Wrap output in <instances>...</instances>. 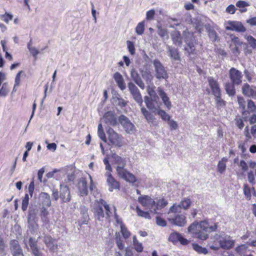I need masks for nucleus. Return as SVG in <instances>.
<instances>
[{
	"mask_svg": "<svg viewBox=\"0 0 256 256\" xmlns=\"http://www.w3.org/2000/svg\"><path fill=\"white\" fill-rule=\"evenodd\" d=\"M106 158L108 160L111 158L112 164H116V174L118 178L129 183L134 184L136 182V176L125 168L126 163V158H122L116 154H114L110 157Z\"/></svg>",
	"mask_w": 256,
	"mask_h": 256,
	"instance_id": "nucleus-1",
	"label": "nucleus"
},
{
	"mask_svg": "<svg viewBox=\"0 0 256 256\" xmlns=\"http://www.w3.org/2000/svg\"><path fill=\"white\" fill-rule=\"evenodd\" d=\"M218 228L216 224L210 226L207 220H202L200 222H195L188 228V232L192 234L195 238L201 240H206L208 237V233L215 232Z\"/></svg>",
	"mask_w": 256,
	"mask_h": 256,
	"instance_id": "nucleus-2",
	"label": "nucleus"
},
{
	"mask_svg": "<svg viewBox=\"0 0 256 256\" xmlns=\"http://www.w3.org/2000/svg\"><path fill=\"white\" fill-rule=\"evenodd\" d=\"M214 244H208L210 248L214 250H217L220 248L224 250L232 248L236 243L235 240L228 235H216Z\"/></svg>",
	"mask_w": 256,
	"mask_h": 256,
	"instance_id": "nucleus-3",
	"label": "nucleus"
},
{
	"mask_svg": "<svg viewBox=\"0 0 256 256\" xmlns=\"http://www.w3.org/2000/svg\"><path fill=\"white\" fill-rule=\"evenodd\" d=\"M104 163L106 166V170H107L104 174L106 181L108 186V190L112 192L114 190H119L120 183L115 180L112 174V168L107 158H104Z\"/></svg>",
	"mask_w": 256,
	"mask_h": 256,
	"instance_id": "nucleus-4",
	"label": "nucleus"
},
{
	"mask_svg": "<svg viewBox=\"0 0 256 256\" xmlns=\"http://www.w3.org/2000/svg\"><path fill=\"white\" fill-rule=\"evenodd\" d=\"M155 70V76L158 80H166L168 76L164 67L158 60H154L153 62Z\"/></svg>",
	"mask_w": 256,
	"mask_h": 256,
	"instance_id": "nucleus-5",
	"label": "nucleus"
},
{
	"mask_svg": "<svg viewBox=\"0 0 256 256\" xmlns=\"http://www.w3.org/2000/svg\"><path fill=\"white\" fill-rule=\"evenodd\" d=\"M138 202L145 208L149 209L152 212L155 204V200L148 195H140L138 198Z\"/></svg>",
	"mask_w": 256,
	"mask_h": 256,
	"instance_id": "nucleus-6",
	"label": "nucleus"
},
{
	"mask_svg": "<svg viewBox=\"0 0 256 256\" xmlns=\"http://www.w3.org/2000/svg\"><path fill=\"white\" fill-rule=\"evenodd\" d=\"M106 132L108 139L112 145L118 147L122 146L121 136L114 132L112 128H108L106 130Z\"/></svg>",
	"mask_w": 256,
	"mask_h": 256,
	"instance_id": "nucleus-7",
	"label": "nucleus"
},
{
	"mask_svg": "<svg viewBox=\"0 0 256 256\" xmlns=\"http://www.w3.org/2000/svg\"><path fill=\"white\" fill-rule=\"evenodd\" d=\"M118 120L127 133L132 134L135 132V126L128 118L122 115L119 117Z\"/></svg>",
	"mask_w": 256,
	"mask_h": 256,
	"instance_id": "nucleus-8",
	"label": "nucleus"
},
{
	"mask_svg": "<svg viewBox=\"0 0 256 256\" xmlns=\"http://www.w3.org/2000/svg\"><path fill=\"white\" fill-rule=\"evenodd\" d=\"M44 242L50 252H54L57 251L58 244L56 243V240L50 236H44Z\"/></svg>",
	"mask_w": 256,
	"mask_h": 256,
	"instance_id": "nucleus-9",
	"label": "nucleus"
},
{
	"mask_svg": "<svg viewBox=\"0 0 256 256\" xmlns=\"http://www.w3.org/2000/svg\"><path fill=\"white\" fill-rule=\"evenodd\" d=\"M172 224L180 227L184 226L186 224V216L184 214H177L168 218Z\"/></svg>",
	"mask_w": 256,
	"mask_h": 256,
	"instance_id": "nucleus-10",
	"label": "nucleus"
},
{
	"mask_svg": "<svg viewBox=\"0 0 256 256\" xmlns=\"http://www.w3.org/2000/svg\"><path fill=\"white\" fill-rule=\"evenodd\" d=\"M226 30L244 32L246 30L242 22L238 21H228L226 26Z\"/></svg>",
	"mask_w": 256,
	"mask_h": 256,
	"instance_id": "nucleus-11",
	"label": "nucleus"
},
{
	"mask_svg": "<svg viewBox=\"0 0 256 256\" xmlns=\"http://www.w3.org/2000/svg\"><path fill=\"white\" fill-rule=\"evenodd\" d=\"M230 78L233 84L238 85L242 82V72L232 68L229 71Z\"/></svg>",
	"mask_w": 256,
	"mask_h": 256,
	"instance_id": "nucleus-12",
	"label": "nucleus"
},
{
	"mask_svg": "<svg viewBox=\"0 0 256 256\" xmlns=\"http://www.w3.org/2000/svg\"><path fill=\"white\" fill-rule=\"evenodd\" d=\"M39 238H40V236H38L36 240H34L32 238H30L28 240V243L32 253L34 256H43L44 255L40 248L38 246V241Z\"/></svg>",
	"mask_w": 256,
	"mask_h": 256,
	"instance_id": "nucleus-13",
	"label": "nucleus"
},
{
	"mask_svg": "<svg viewBox=\"0 0 256 256\" xmlns=\"http://www.w3.org/2000/svg\"><path fill=\"white\" fill-rule=\"evenodd\" d=\"M39 238H40V236H38L36 240H34L32 238H30L28 240V243L32 253L34 256H43L44 255L40 248L38 246V241Z\"/></svg>",
	"mask_w": 256,
	"mask_h": 256,
	"instance_id": "nucleus-14",
	"label": "nucleus"
},
{
	"mask_svg": "<svg viewBox=\"0 0 256 256\" xmlns=\"http://www.w3.org/2000/svg\"><path fill=\"white\" fill-rule=\"evenodd\" d=\"M242 92L246 96L256 98V87L250 86L248 84H244L242 86Z\"/></svg>",
	"mask_w": 256,
	"mask_h": 256,
	"instance_id": "nucleus-15",
	"label": "nucleus"
},
{
	"mask_svg": "<svg viewBox=\"0 0 256 256\" xmlns=\"http://www.w3.org/2000/svg\"><path fill=\"white\" fill-rule=\"evenodd\" d=\"M10 249L13 256H24L22 250L16 240H12L10 242Z\"/></svg>",
	"mask_w": 256,
	"mask_h": 256,
	"instance_id": "nucleus-16",
	"label": "nucleus"
},
{
	"mask_svg": "<svg viewBox=\"0 0 256 256\" xmlns=\"http://www.w3.org/2000/svg\"><path fill=\"white\" fill-rule=\"evenodd\" d=\"M208 85L211 88L212 94L214 96H218L221 95V92L219 85L216 80L212 77H208Z\"/></svg>",
	"mask_w": 256,
	"mask_h": 256,
	"instance_id": "nucleus-17",
	"label": "nucleus"
},
{
	"mask_svg": "<svg viewBox=\"0 0 256 256\" xmlns=\"http://www.w3.org/2000/svg\"><path fill=\"white\" fill-rule=\"evenodd\" d=\"M168 239L174 244L180 242L181 244L186 245L188 243V241L186 239L184 238L180 234L176 232L171 234Z\"/></svg>",
	"mask_w": 256,
	"mask_h": 256,
	"instance_id": "nucleus-18",
	"label": "nucleus"
},
{
	"mask_svg": "<svg viewBox=\"0 0 256 256\" xmlns=\"http://www.w3.org/2000/svg\"><path fill=\"white\" fill-rule=\"evenodd\" d=\"M184 34L186 36L185 42L187 44V47L186 48V50L189 52H192L194 50L193 48L194 45L190 41L193 38V34L188 32V30H186L184 32Z\"/></svg>",
	"mask_w": 256,
	"mask_h": 256,
	"instance_id": "nucleus-19",
	"label": "nucleus"
},
{
	"mask_svg": "<svg viewBox=\"0 0 256 256\" xmlns=\"http://www.w3.org/2000/svg\"><path fill=\"white\" fill-rule=\"evenodd\" d=\"M157 91L158 94L161 98L164 105L168 110H170L172 108V103L169 98L167 96V94L164 92L161 87H158Z\"/></svg>",
	"mask_w": 256,
	"mask_h": 256,
	"instance_id": "nucleus-20",
	"label": "nucleus"
},
{
	"mask_svg": "<svg viewBox=\"0 0 256 256\" xmlns=\"http://www.w3.org/2000/svg\"><path fill=\"white\" fill-rule=\"evenodd\" d=\"M60 198L62 202H66L70 200L68 188L66 186L60 185Z\"/></svg>",
	"mask_w": 256,
	"mask_h": 256,
	"instance_id": "nucleus-21",
	"label": "nucleus"
},
{
	"mask_svg": "<svg viewBox=\"0 0 256 256\" xmlns=\"http://www.w3.org/2000/svg\"><path fill=\"white\" fill-rule=\"evenodd\" d=\"M130 76L132 80L138 84V86L144 90L145 88V84L142 80L138 72L135 69H132L130 72Z\"/></svg>",
	"mask_w": 256,
	"mask_h": 256,
	"instance_id": "nucleus-22",
	"label": "nucleus"
},
{
	"mask_svg": "<svg viewBox=\"0 0 256 256\" xmlns=\"http://www.w3.org/2000/svg\"><path fill=\"white\" fill-rule=\"evenodd\" d=\"M103 119L108 125L114 126L116 124V118L113 112H108L106 113L104 116Z\"/></svg>",
	"mask_w": 256,
	"mask_h": 256,
	"instance_id": "nucleus-23",
	"label": "nucleus"
},
{
	"mask_svg": "<svg viewBox=\"0 0 256 256\" xmlns=\"http://www.w3.org/2000/svg\"><path fill=\"white\" fill-rule=\"evenodd\" d=\"M254 112H256V106L252 100H248L247 104V110H244L242 112V114L244 116V118H246L248 114Z\"/></svg>",
	"mask_w": 256,
	"mask_h": 256,
	"instance_id": "nucleus-24",
	"label": "nucleus"
},
{
	"mask_svg": "<svg viewBox=\"0 0 256 256\" xmlns=\"http://www.w3.org/2000/svg\"><path fill=\"white\" fill-rule=\"evenodd\" d=\"M120 88L123 90L126 88V84L122 75L118 72H116L113 76Z\"/></svg>",
	"mask_w": 256,
	"mask_h": 256,
	"instance_id": "nucleus-25",
	"label": "nucleus"
},
{
	"mask_svg": "<svg viewBox=\"0 0 256 256\" xmlns=\"http://www.w3.org/2000/svg\"><path fill=\"white\" fill-rule=\"evenodd\" d=\"M92 212L94 217L98 220L102 221L104 217V214L102 208L100 206H96L94 208Z\"/></svg>",
	"mask_w": 256,
	"mask_h": 256,
	"instance_id": "nucleus-26",
	"label": "nucleus"
},
{
	"mask_svg": "<svg viewBox=\"0 0 256 256\" xmlns=\"http://www.w3.org/2000/svg\"><path fill=\"white\" fill-rule=\"evenodd\" d=\"M40 200L42 206H50L51 200L50 195L46 192H41L40 194Z\"/></svg>",
	"mask_w": 256,
	"mask_h": 256,
	"instance_id": "nucleus-27",
	"label": "nucleus"
},
{
	"mask_svg": "<svg viewBox=\"0 0 256 256\" xmlns=\"http://www.w3.org/2000/svg\"><path fill=\"white\" fill-rule=\"evenodd\" d=\"M168 204V202L164 198H160L158 200H155V204L154 208V213L157 214L158 210H160L166 206Z\"/></svg>",
	"mask_w": 256,
	"mask_h": 256,
	"instance_id": "nucleus-28",
	"label": "nucleus"
},
{
	"mask_svg": "<svg viewBox=\"0 0 256 256\" xmlns=\"http://www.w3.org/2000/svg\"><path fill=\"white\" fill-rule=\"evenodd\" d=\"M141 112L145 118L147 122L150 124H154L155 122V118L154 116L149 112L148 110H146L144 107H141Z\"/></svg>",
	"mask_w": 256,
	"mask_h": 256,
	"instance_id": "nucleus-29",
	"label": "nucleus"
},
{
	"mask_svg": "<svg viewBox=\"0 0 256 256\" xmlns=\"http://www.w3.org/2000/svg\"><path fill=\"white\" fill-rule=\"evenodd\" d=\"M78 188L80 196H86L88 194V188L86 180L84 178L81 180L78 184Z\"/></svg>",
	"mask_w": 256,
	"mask_h": 256,
	"instance_id": "nucleus-30",
	"label": "nucleus"
},
{
	"mask_svg": "<svg viewBox=\"0 0 256 256\" xmlns=\"http://www.w3.org/2000/svg\"><path fill=\"white\" fill-rule=\"evenodd\" d=\"M100 202L104 206L106 210V218H110L114 214V206L112 208H110V205L108 204L104 200L100 199Z\"/></svg>",
	"mask_w": 256,
	"mask_h": 256,
	"instance_id": "nucleus-31",
	"label": "nucleus"
},
{
	"mask_svg": "<svg viewBox=\"0 0 256 256\" xmlns=\"http://www.w3.org/2000/svg\"><path fill=\"white\" fill-rule=\"evenodd\" d=\"M24 74V72L23 70H20L16 74L14 78V84L12 92V93L16 92L17 88L20 86L22 81L21 76Z\"/></svg>",
	"mask_w": 256,
	"mask_h": 256,
	"instance_id": "nucleus-32",
	"label": "nucleus"
},
{
	"mask_svg": "<svg viewBox=\"0 0 256 256\" xmlns=\"http://www.w3.org/2000/svg\"><path fill=\"white\" fill-rule=\"evenodd\" d=\"M172 38L174 44L180 46L182 44V38L180 34L177 30H174L172 34Z\"/></svg>",
	"mask_w": 256,
	"mask_h": 256,
	"instance_id": "nucleus-33",
	"label": "nucleus"
},
{
	"mask_svg": "<svg viewBox=\"0 0 256 256\" xmlns=\"http://www.w3.org/2000/svg\"><path fill=\"white\" fill-rule=\"evenodd\" d=\"M236 5L239 8V11L240 13H244L247 12L246 7L250 6L248 2L244 0L238 1Z\"/></svg>",
	"mask_w": 256,
	"mask_h": 256,
	"instance_id": "nucleus-34",
	"label": "nucleus"
},
{
	"mask_svg": "<svg viewBox=\"0 0 256 256\" xmlns=\"http://www.w3.org/2000/svg\"><path fill=\"white\" fill-rule=\"evenodd\" d=\"M227 161L228 158L224 157L218 162L217 166L218 172L220 174H223L225 172L226 169V162Z\"/></svg>",
	"mask_w": 256,
	"mask_h": 256,
	"instance_id": "nucleus-35",
	"label": "nucleus"
},
{
	"mask_svg": "<svg viewBox=\"0 0 256 256\" xmlns=\"http://www.w3.org/2000/svg\"><path fill=\"white\" fill-rule=\"evenodd\" d=\"M38 210L30 208L28 212V222L36 221Z\"/></svg>",
	"mask_w": 256,
	"mask_h": 256,
	"instance_id": "nucleus-36",
	"label": "nucleus"
},
{
	"mask_svg": "<svg viewBox=\"0 0 256 256\" xmlns=\"http://www.w3.org/2000/svg\"><path fill=\"white\" fill-rule=\"evenodd\" d=\"M132 96V97L134 100L140 106H142L143 100L142 96L139 91V90L132 92L130 93Z\"/></svg>",
	"mask_w": 256,
	"mask_h": 256,
	"instance_id": "nucleus-37",
	"label": "nucleus"
},
{
	"mask_svg": "<svg viewBox=\"0 0 256 256\" xmlns=\"http://www.w3.org/2000/svg\"><path fill=\"white\" fill-rule=\"evenodd\" d=\"M166 47L171 58L175 60H178L180 59V56L177 50L169 46H167Z\"/></svg>",
	"mask_w": 256,
	"mask_h": 256,
	"instance_id": "nucleus-38",
	"label": "nucleus"
},
{
	"mask_svg": "<svg viewBox=\"0 0 256 256\" xmlns=\"http://www.w3.org/2000/svg\"><path fill=\"white\" fill-rule=\"evenodd\" d=\"M136 210L138 216L148 220L151 218L149 212L142 210L138 206L136 207Z\"/></svg>",
	"mask_w": 256,
	"mask_h": 256,
	"instance_id": "nucleus-39",
	"label": "nucleus"
},
{
	"mask_svg": "<svg viewBox=\"0 0 256 256\" xmlns=\"http://www.w3.org/2000/svg\"><path fill=\"white\" fill-rule=\"evenodd\" d=\"M155 86L152 84V86H148L147 88V92L150 96L151 98L153 100H156L158 98L156 92L154 90Z\"/></svg>",
	"mask_w": 256,
	"mask_h": 256,
	"instance_id": "nucleus-40",
	"label": "nucleus"
},
{
	"mask_svg": "<svg viewBox=\"0 0 256 256\" xmlns=\"http://www.w3.org/2000/svg\"><path fill=\"white\" fill-rule=\"evenodd\" d=\"M6 244L2 238L0 237V256H6L7 254Z\"/></svg>",
	"mask_w": 256,
	"mask_h": 256,
	"instance_id": "nucleus-41",
	"label": "nucleus"
},
{
	"mask_svg": "<svg viewBox=\"0 0 256 256\" xmlns=\"http://www.w3.org/2000/svg\"><path fill=\"white\" fill-rule=\"evenodd\" d=\"M234 84L233 83H228L226 84L225 85V89L226 92V93L230 96H234L236 94V91Z\"/></svg>",
	"mask_w": 256,
	"mask_h": 256,
	"instance_id": "nucleus-42",
	"label": "nucleus"
},
{
	"mask_svg": "<svg viewBox=\"0 0 256 256\" xmlns=\"http://www.w3.org/2000/svg\"><path fill=\"white\" fill-rule=\"evenodd\" d=\"M247 176L248 182L252 185L256 183V168L254 170V174L252 170H250L248 172Z\"/></svg>",
	"mask_w": 256,
	"mask_h": 256,
	"instance_id": "nucleus-43",
	"label": "nucleus"
},
{
	"mask_svg": "<svg viewBox=\"0 0 256 256\" xmlns=\"http://www.w3.org/2000/svg\"><path fill=\"white\" fill-rule=\"evenodd\" d=\"M32 40H30L28 44V49L30 54L32 55V56L36 60L37 58L38 54H40V52L35 47L32 46Z\"/></svg>",
	"mask_w": 256,
	"mask_h": 256,
	"instance_id": "nucleus-44",
	"label": "nucleus"
},
{
	"mask_svg": "<svg viewBox=\"0 0 256 256\" xmlns=\"http://www.w3.org/2000/svg\"><path fill=\"white\" fill-rule=\"evenodd\" d=\"M140 72L142 76L147 82H152L153 76L150 71L142 70Z\"/></svg>",
	"mask_w": 256,
	"mask_h": 256,
	"instance_id": "nucleus-45",
	"label": "nucleus"
},
{
	"mask_svg": "<svg viewBox=\"0 0 256 256\" xmlns=\"http://www.w3.org/2000/svg\"><path fill=\"white\" fill-rule=\"evenodd\" d=\"M245 39L247 40L250 46L255 49L256 48V39L252 36L245 35Z\"/></svg>",
	"mask_w": 256,
	"mask_h": 256,
	"instance_id": "nucleus-46",
	"label": "nucleus"
},
{
	"mask_svg": "<svg viewBox=\"0 0 256 256\" xmlns=\"http://www.w3.org/2000/svg\"><path fill=\"white\" fill-rule=\"evenodd\" d=\"M29 230L32 233H34L38 228V226L36 223V221L28 222Z\"/></svg>",
	"mask_w": 256,
	"mask_h": 256,
	"instance_id": "nucleus-47",
	"label": "nucleus"
},
{
	"mask_svg": "<svg viewBox=\"0 0 256 256\" xmlns=\"http://www.w3.org/2000/svg\"><path fill=\"white\" fill-rule=\"evenodd\" d=\"M8 92V84L6 82H4L0 89V97H6Z\"/></svg>",
	"mask_w": 256,
	"mask_h": 256,
	"instance_id": "nucleus-48",
	"label": "nucleus"
},
{
	"mask_svg": "<svg viewBox=\"0 0 256 256\" xmlns=\"http://www.w3.org/2000/svg\"><path fill=\"white\" fill-rule=\"evenodd\" d=\"M252 192H255V190L254 188L250 189L248 184H246L244 186V193L247 198H251Z\"/></svg>",
	"mask_w": 256,
	"mask_h": 256,
	"instance_id": "nucleus-49",
	"label": "nucleus"
},
{
	"mask_svg": "<svg viewBox=\"0 0 256 256\" xmlns=\"http://www.w3.org/2000/svg\"><path fill=\"white\" fill-rule=\"evenodd\" d=\"M191 204L192 202L190 198H184L181 201L180 204L181 208H182L184 210H187L190 207Z\"/></svg>",
	"mask_w": 256,
	"mask_h": 256,
	"instance_id": "nucleus-50",
	"label": "nucleus"
},
{
	"mask_svg": "<svg viewBox=\"0 0 256 256\" xmlns=\"http://www.w3.org/2000/svg\"><path fill=\"white\" fill-rule=\"evenodd\" d=\"M157 114L164 121H168L170 118V116L163 110H158Z\"/></svg>",
	"mask_w": 256,
	"mask_h": 256,
	"instance_id": "nucleus-51",
	"label": "nucleus"
},
{
	"mask_svg": "<svg viewBox=\"0 0 256 256\" xmlns=\"http://www.w3.org/2000/svg\"><path fill=\"white\" fill-rule=\"evenodd\" d=\"M193 248L200 254H206L208 252V250L205 248H202L196 244H192Z\"/></svg>",
	"mask_w": 256,
	"mask_h": 256,
	"instance_id": "nucleus-52",
	"label": "nucleus"
},
{
	"mask_svg": "<svg viewBox=\"0 0 256 256\" xmlns=\"http://www.w3.org/2000/svg\"><path fill=\"white\" fill-rule=\"evenodd\" d=\"M120 232L124 238L126 239L130 236V232L128 230L124 224H122L120 226Z\"/></svg>",
	"mask_w": 256,
	"mask_h": 256,
	"instance_id": "nucleus-53",
	"label": "nucleus"
},
{
	"mask_svg": "<svg viewBox=\"0 0 256 256\" xmlns=\"http://www.w3.org/2000/svg\"><path fill=\"white\" fill-rule=\"evenodd\" d=\"M144 30V22H139L136 28V32L138 35H142Z\"/></svg>",
	"mask_w": 256,
	"mask_h": 256,
	"instance_id": "nucleus-54",
	"label": "nucleus"
},
{
	"mask_svg": "<svg viewBox=\"0 0 256 256\" xmlns=\"http://www.w3.org/2000/svg\"><path fill=\"white\" fill-rule=\"evenodd\" d=\"M12 14L8 12H6L4 14L0 16L1 20L6 24H8L10 21L12 20Z\"/></svg>",
	"mask_w": 256,
	"mask_h": 256,
	"instance_id": "nucleus-55",
	"label": "nucleus"
},
{
	"mask_svg": "<svg viewBox=\"0 0 256 256\" xmlns=\"http://www.w3.org/2000/svg\"><path fill=\"white\" fill-rule=\"evenodd\" d=\"M127 48L129 52L132 54L134 55L136 52V49L134 48V44L133 42L130 40L126 41Z\"/></svg>",
	"mask_w": 256,
	"mask_h": 256,
	"instance_id": "nucleus-56",
	"label": "nucleus"
},
{
	"mask_svg": "<svg viewBox=\"0 0 256 256\" xmlns=\"http://www.w3.org/2000/svg\"><path fill=\"white\" fill-rule=\"evenodd\" d=\"M248 246L246 244H242L236 247L235 250L240 254H244L246 252Z\"/></svg>",
	"mask_w": 256,
	"mask_h": 256,
	"instance_id": "nucleus-57",
	"label": "nucleus"
},
{
	"mask_svg": "<svg viewBox=\"0 0 256 256\" xmlns=\"http://www.w3.org/2000/svg\"><path fill=\"white\" fill-rule=\"evenodd\" d=\"M29 202V197L28 194H26L22 201V210L25 211L28 208Z\"/></svg>",
	"mask_w": 256,
	"mask_h": 256,
	"instance_id": "nucleus-58",
	"label": "nucleus"
},
{
	"mask_svg": "<svg viewBox=\"0 0 256 256\" xmlns=\"http://www.w3.org/2000/svg\"><path fill=\"white\" fill-rule=\"evenodd\" d=\"M192 23L195 27L196 29L199 32H201L203 30V24L198 20H196L194 22V20L192 21Z\"/></svg>",
	"mask_w": 256,
	"mask_h": 256,
	"instance_id": "nucleus-59",
	"label": "nucleus"
},
{
	"mask_svg": "<svg viewBox=\"0 0 256 256\" xmlns=\"http://www.w3.org/2000/svg\"><path fill=\"white\" fill-rule=\"evenodd\" d=\"M168 124L170 126V130H176L178 128V124L176 121L174 120H170V118L168 121Z\"/></svg>",
	"mask_w": 256,
	"mask_h": 256,
	"instance_id": "nucleus-60",
	"label": "nucleus"
},
{
	"mask_svg": "<svg viewBox=\"0 0 256 256\" xmlns=\"http://www.w3.org/2000/svg\"><path fill=\"white\" fill-rule=\"evenodd\" d=\"M232 42L234 43L235 46H241L242 44V42H241L238 38L234 36H230Z\"/></svg>",
	"mask_w": 256,
	"mask_h": 256,
	"instance_id": "nucleus-61",
	"label": "nucleus"
},
{
	"mask_svg": "<svg viewBox=\"0 0 256 256\" xmlns=\"http://www.w3.org/2000/svg\"><path fill=\"white\" fill-rule=\"evenodd\" d=\"M158 35L162 38H168V32L164 28H162L160 27H158Z\"/></svg>",
	"mask_w": 256,
	"mask_h": 256,
	"instance_id": "nucleus-62",
	"label": "nucleus"
},
{
	"mask_svg": "<svg viewBox=\"0 0 256 256\" xmlns=\"http://www.w3.org/2000/svg\"><path fill=\"white\" fill-rule=\"evenodd\" d=\"M89 221V216L88 214H84V215L82 216V219L79 222V225L82 226V224H87Z\"/></svg>",
	"mask_w": 256,
	"mask_h": 256,
	"instance_id": "nucleus-63",
	"label": "nucleus"
},
{
	"mask_svg": "<svg viewBox=\"0 0 256 256\" xmlns=\"http://www.w3.org/2000/svg\"><path fill=\"white\" fill-rule=\"evenodd\" d=\"M116 244L120 250H123L124 248V245L122 240L120 236H116Z\"/></svg>",
	"mask_w": 256,
	"mask_h": 256,
	"instance_id": "nucleus-64",
	"label": "nucleus"
}]
</instances>
